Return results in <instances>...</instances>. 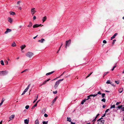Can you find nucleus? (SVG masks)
Listing matches in <instances>:
<instances>
[{
    "mask_svg": "<svg viewBox=\"0 0 124 124\" xmlns=\"http://www.w3.org/2000/svg\"><path fill=\"white\" fill-rule=\"evenodd\" d=\"M63 80V79H62L56 81L55 83V85L54 86L55 89H56L57 88L59 84L60 83V82L62 81Z\"/></svg>",
    "mask_w": 124,
    "mask_h": 124,
    "instance_id": "nucleus-1",
    "label": "nucleus"
},
{
    "mask_svg": "<svg viewBox=\"0 0 124 124\" xmlns=\"http://www.w3.org/2000/svg\"><path fill=\"white\" fill-rule=\"evenodd\" d=\"M8 73V71L7 70L0 71V76H4L7 75Z\"/></svg>",
    "mask_w": 124,
    "mask_h": 124,
    "instance_id": "nucleus-2",
    "label": "nucleus"
},
{
    "mask_svg": "<svg viewBox=\"0 0 124 124\" xmlns=\"http://www.w3.org/2000/svg\"><path fill=\"white\" fill-rule=\"evenodd\" d=\"M33 55V54L32 52H28L26 54V55L29 58H31Z\"/></svg>",
    "mask_w": 124,
    "mask_h": 124,
    "instance_id": "nucleus-3",
    "label": "nucleus"
},
{
    "mask_svg": "<svg viewBox=\"0 0 124 124\" xmlns=\"http://www.w3.org/2000/svg\"><path fill=\"white\" fill-rule=\"evenodd\" d=\"M102 119V117H101L97 120L98 124H104V121L103 120L101 119Z\"/></svg>",
    "mask_w": 124,
    "mask_h": 124,
    "instance_id": "nucleus-4",
    "label": "nucleus"
},
{
    "mask_svg": "<svg viewBox=\"0 0 124 124\" xmlns=\"http://www.w3.org/2000/svg\"><path fill=\"white\" fill-rule=\"evenodd\" d=\"M71 40L69 39L68 41H66V45L65 46V47L67 48V46H69L71 42Z\"/></svg>",
    "mask_w": 124,
    "mask_h": 124,
    "instance_id": "nucleus-5",
    "label": "nucleus"
},
{
    "mask_svg": "<svg viewBox=\"0 0 124 124\" xmlns=\"http://www.w3.org/2000/svg\"><path fill=\"white\" fill-rule=\"evenodd\" d=\"M12 31L11 29L7 28V29L6 31L5 32V34H7L8 33Z\"/></svg>",
    "mask_w": 124,
    "mask_h": 124,
    "instance_id": "nucleus-6",
    "label": "nucleus"
},
{
    "mask_svg": "<svg viewBox=\"0 0 124 124\" xmlns=\"http://www.w3.org/2000/svg\"><path fill=\"white\" fill-rule=\"evenodd\" d=\"M35 9V8H32L31 9V13L32 15L34 14L36 12V11L34 10Z\"/></svg>",
    "mask_w": 124,
    "mask_h": 124,
    "instance_id": "nucleus-7",
    "label": "nucleus"
},
{
    "mask_svg": "<svg viewBox=\"0 0 124 124\" xmlns=\"http://www.w3.org/2000/svg\"><path fill=\"white\" fill-rule=\"evenodd\" d=\"M15 115H12L11 116L9 117V118L10 119L9 120V121H10L13 119L15 117Z\"/></svg>",
    "mask_w": 124,
    "mask_h": 124,
    "instance_id": "nucleus-8",
    "label": "nucleus"
},
{
    "mask_svg": "<svg viewBox=\"0 0 124 124\" xmlns=\"http://www.w3.org/2000/svg\"><path fill=\"white\" fill-rule=\"evenodd\" d=\"M30 85H31L30 84H29L28 86H27V88L24 90V91H25V92H26L29 89V87L30 86Z\"/></svg>",
    "mask_w": 124,
    "mask_h": 124,
    "instance_id": "nucleus-9",
    "label": "nucleus"
},
{
    "mask_svg": "<svg viewBox=\"0 0 124 124\" xmlns=\"http://www.w3.org/2000/svg\"><path fill=\"white\" fill-rule=\"evenodd\" d=\"M41 25V24H35L33 26V28L37 27L40 26Z\"/></svg>",
    "mask_w": 124,
    "mask_h": 124,
    "instance_id": "nucleus-10",
    "label": "nucleus"
},
{
    "mask_svg": "<svg viewBox=\"0 0 124 124\" xmlns=\"http://www.w3.org/2000/svg\"><path fill=\"white\" fill-rule=\"evenodd\" d=\"M117 34V33H115L111 38V40L115 38V37L116 36Z\"/></svg>",
    "mask_w": 124,
    "mask_h": 124,
    "instance_id": "nucleus-11",
    "label": "nucleus"
},
{
    "mask_svg": "<svg viewBox=\"0 0 124 124\" xmlns=\"http://www.w3.org/2000/svg\"><path fill=\"white\" fill-rule=\"evenodd\" d=\"M29 122V120L27 119H26L24 120V123L25 124H28Z\"/></svg>",
    "mask_w": 124,
    "mask_h": 124,
    "instance_id": "nucleus-12",
    "label": "nucleus"
},
{
    "mask_svg": "<svg viewBox=\"0 0 124 124\" xmlns=\"http://www.w3.org/2000/svg\"><path fill=\"white\" fill-rule=\"evenodd\" d=\"M8 21L10 23L12 22V20L11 18L10 17H8Z\"/></svg>",
    "mask_w": 124,
    "mask_h": 124,
    "instance_id": "nucleus-13",
    "label": "nucleus"
},
{
    "mask_svg": "<svg viewBox=\"0 0 124 124\" xmlns=\"http://www.w3.org/2000/svg\"><path fill=\"white\" fill-rule=\"evenodd\" d=\"M45 41V39H41V40H39L38 41L41 43H42Z\"/></svg>",
    "mask_w": 124,
    "mask_h": 124,
    "instance_id": "nucleus-14",
    "label": "nucleus"
},
{
    "mask_svg": "<svg viewBox=\"0 0 124 124\" xmlns=\"http://www.w3.org/2000/svg\"><path fill=\"white\" fill-rule=\"evenodd\" d=\"M54 71H53L51 72L47 73L46 74V76H48L49 75H50L53 73H54Z\"/></svg>",
    "mask_w": 124,
    "mask_h": 124,
    "instance_id": "nucleus-15",
    "label": "nucleus"
},
{
    "mask_svg": "<svg viewBox=\"0 0 124 124\" xmlns=\"http://www.w3.org/2000/svg\"><path fill=\"white\" fill-rule=\"evenodd\" d=\"M25 45H23L21 46V50H22L25 48Z\"/></svg>",
    "mask_w": 124,
    "mask_h": 124,
    "instance_id": "nucleus-16",
    "label": "nucleus"
},
{
    "mask_svg": "<svg viewBox=\"0 0 124 124\" xmlns=\"http://www.w3.org/2000/svg\"><path fill=\"white\" fill-rule=\"evenodd\" d=\"M46 109L45 108L43 109L42 111L41 112L42 113L44 114L45 112Z\"/></svg>",
    "mask_w": 124,
    "mask_h": 124,
    "instance_id": "nucleus-17",
    "label": "nucleus"
},
{
    "mask_svg": "<svg viewBox=\"0 0 124 124\" xmlns=\"http://www.w3.org/2000/svg\"><path fill=\"white\" fill-rule=\"evenodd\" d=\"M46 16H45L44 17H43L42 19V21H43V22L45 21L46 20Z\"/></svg>",
    "mask_w": 124,
    "mask_h": 124,
    "instance_id": "nucleus-18",
    "label": "nucleus"
},
{
    "mask_svg": "<svg viewBox=\"0 0 124 124\" xmlns=\"http://www.w3.org/2000/svg\"><path fill=\"white\" fill-rule=\"evenodd\" d=\"M71 119L69 117H67V121H68L69 122H71Z\"/></svg>",
    "mask_w": 124,
    "mask_h": 124,
    "instance_id": "nucleus-19",
    "label": "nucleus"
},
{
    "mask_svg": "<svg viewBox=\"0 0 124 124\" xmlns=\"http://www.w3.org/2000/svg\"><path fill=\"white\" fill-rule=\"evenodd\" d=\"M32 25V23L31 22H30L29 23V24L28 26V27H31Z\"/></svg>",
    "mask_w": 124,
    "mask_h": 124,
    "instance_id": "nucleus-20",
    "label": "nucleus"
},
{
    "mask_svg": "<svg viewBox=\"0 0 124 124\" xmlns=\"http://www.w3.org/2000/svg\"><path fill=\"white\" fill-rule=\"evenodd\" d=\"M123 88H120L119 90V92L120 93H121L123 91Z\"/></svg>",
    "mask_w": 124,
    "mask_h": 124,
    "instance_id": "nucleus-21",
    "label": "nucleus"
},
{
    "mask_svg": "<svg viewBox=\"0 0 124 124\" xmlns=\"http://www.w3.org/2000/svg\"><path fill=\"white\" fill-rule=\"evenodd\" d=\"M35 124H39L38 119H37L35 121Z\"/></svg>",
    "mask_w": 124,
    "mask_h": 124,
    "instance_id": "nucleus-22",
    "label": "nucleus"
},
{
    "mask_svg": "<svg viewBox=\"0 0 124 124\" xmlns=\"http://www.w3.org/2000/svg\"><path fill=\"white\" fill-rule=\"evenodd\" d=\"M10 14L11 15H15V13L14 12H10Z\"/></svg>",
    "mask_w": 124,
    "mask_h": 124,
    "instance_id": "nucleus-23",
    "label": "nucleus"
},
{
    "mask_svg": "<svg viewBox=\"0 0 124 124\" xmlns=\"http://www.w3.org/2000/svg\"><path fill=\"white\" fill-rule=\"evenodd\" d=\"M111 83L110 82V80H108L107 81V82H106V83L108 84H110Z\"/></svg>",
    "mask_w": 124,
    "mask_h": 124,
    "instance_id": "nucleus-24",
    "label": "nucleus"
},
{
    "mask_svg": "<svg viewBox=\"0 0 124 124\" xmlns=\"http://www.w3.org/2000/svg\"><path fill=\"white\" fill-rule=\"evenodd\" d=\"M123 106L122 105H121L120 106H117V108H119V109H120L121 108H122V107Z\"/></svg>",
    "mask_w": 124,
    "mask_h": 124,
    "instance_id": "nucleus-25",
    "label": "nucleus"
},
{
    "mask_svg": "<svg viewBox=\"0 0 124 124\" xmlns=\"http://www.w3.org/2000/svg\"><path fill=\"white\" fill-rule=\"evenodd\" d=\"M47 123L48 121H47L46 122L45 121H43L42 122V123L43 124H47Z\"/></svg>",
    "mask_w": 124,
    "mask_h": 124,
    "instance_id": "nucleus-26",
    "label": "nucleus"
},
{
    "mask_svg": "<svg viewBox=\"0 0 124 124\" xmlns=\"http://www.w3.org/2000/svg\"><path fill=\"white\" fill-rule=\"evenodd\" d=\"M86 100H84L81 102V104H84V103L85 101Z\"/></svg>",
    "mask_w": 124,
    "mask_h": 124,
    "instance_id": "nucleus-27",
    "label": "nucleus"
},
{
    "mask_svg": "<svg viewBox=\"0 0 124 124\" xmlns=\"http://www.w3.org/2000/svg\"><path fill=\"white\" fill-rule=\"evenodd\" d=\"M0 63L2 65H4V63L3 60H1L0 61Z\"/></svg>",
    "mask_w": 124,
    "mask_h": 124,
    "instance_id": "nucleus-28",
    "label": "nucleus"
},
{
    "mask_svg": "<svg viewBox=\"0 0 124 124\" xmlns=\"http://www.w3.org/2000/svg\"><path fill=\"white\" fill-rule=\"evenodd\" d=\"M115 105H113L111 106L110 108V109H111L112 108H115Z\"/></svg>",
    "mask_w": 124,
    "mask_h": 124,
    "instance_id": "nucleus-29",
    "label": "nucleus"
},
{
    "mask_svg": "<svg viewBox=\"0 0 124 124\" xmlns=\"http://www.w3.org/2000/svg\"><path fill=\"white\" fill-rule=\"evenodd\" d=\"M16 45V43L15 42H14L12 44L11 46H12L14 47V46H15Z\"/></svg>",
    "mask_w": 124,
    "mask_h": 124,
    "instance_id": "nucleus-30",
    "label": "nucleus"
},
{
    "mask_svg": "<svg viewBox=\"0 0 124 124\" xmlns=\"http://www.w3.org/2000/svg\"><path fill=\"white\" fill-rule=\"evenodd\" d=\"M101 101L104 102H105L106 101V100L105 98H103V99H102L101 100Z\"/></svg>",
    "mask_w": 124,
    "mask_h": 124,
    "instance_id": "nucleus-31",
    "label": "nucleus"
},
{
    "mask_svg": "<svg viewBox=\"0 0 124 124\" xmlns=\"http://www.w3.org/2000/svg\"><path fill=\"white\" fill-rule=\"evenodd\" d=\"M29 105H26L25 107V108L26 109H28L29 108Z\"/></svg>",
    "mask_w": 124,
    "mask_h": 124,
    "instance_id": "nucleus-32",
    "label": "nucleus"
},
{
    "mask_svg": "<svg viewBox=\"0 0 124 124\" xmlns=\"http://www.w3.org/2000/svg\"><path fill=\"white\" fill-rule=\"evenodd\" d=\"M105 95V94L104 93H102V98H104V97Z\"/></svg>",
    "mask_w": 124,
    "mask_h": 124,
    "instance_id": "nucleus-33",
    "label": "nucleus"
},
{
    "mask_svg": "<svg viewBox=\"0 0 124 124\" xmlns=\"http://www.w3.org/2000/svg\"><path fill=\"white\" fill-rule=\"evenodd\" d=\"M90 97L89 96V95L87 97V98L86 99H85V100H88V99H90Z\"/></svg>",
    "mask_w": 124,
    "mask_h": 124,
    "instance_id": "nucleus-34",
    "label": "nucleus"
},
{
    "mask_svg": "<svg viewBox=\"0 0 124 124\" xmlns=\"http://www.w3.org/2000/svg\"><path fill=\"white\" fill-rule=\"evenodd\" d=\"M108 73V72H105L104 74V77L105 76L106 74H107Z\"/></svg>",
    "mask_w": 124,
    "mask_h": 124,
    "instance_id": "nucleus-35",
    "label": "nucleus"
},
{
    "mask_svg": "<svg viewBox=\"0 0 124 124\" xmlns=\"http://www.w3.org/2000/svg\"><path fill=\"white\" fill-rule=\"evenodd\" d=\"M47 81L46 80L45 81H44L43 83V84L44 85L46 83Z\"/></svg>",
    "mask_w": 124,
    "mask_h": 124,
    "instance_id": "nucleus-36",
    "label": "nucleus"
},
{
    "mask_svg": "<svg viewBox=\"0 0 124 124\" xmlns=\"http://www.w3.org/2000/svg\"><path fill=\"white\" fill-rule=\"evenodd\" d=\"M44 116L45 117H47L48 116L47 114H45L44 115Z\"/></svg>",
    "mask_w": 124,
    "mask_h": 124,
    "instance_id": "nucleus-37",
    "label": "nucleus"
},
{
    "mask_svg": "<svg viewBox=\"0 0 124 124\" xmlns=\"http://www.w3.org/2000/svg\"><path fill=\"white\" fill-rule=\"evenodd\" d=\"M120 103V102H117L116 103V105H118Z\"/></svg>",
    "mask_w": 124,
    "mask_h": 124,
    "instance_id": "nucleus-38",
    "label": "nucleus"
},
{
    "mask_svg": "<svg viewBox=\"0 0 124 124\" xmlns=\"http://www.w3.org/2000/svg\"><path fill=\"white\" fill-rule=\"evenodd\" d=\"M97 94H101V92L100 91H99L97 93Z\"/></svg>",
    "mask_w": 124,
    "mask_h": 124,
    "instance_id": "nucleus-39",
    "label": "nucleus"
},
{
    "mask_svg": "<svg viewBox=\"0 0 124 124\" xmlns=\"http://www.w3.org/2000/svg\"><path fill=\"white\" fill-rule=\"evenodd\" d=\"M103 43H104L106 44L107 43V41L106 40H104L103 41Z\"/></svg>",
    "mask_w": 124,
    "mask_h": 124,
    "instance_id": "nucleus-40",
    "label": "nucleus"
},
{
    "mask_svg": "<svg viewBox=\"0 0 124 124\" xmlns=\"http://www.w3.org/2000/svg\"><path fill=\"white\" fill-rule=\"evenodd\" d=\"M27 70V69L25 70H24L22 72H21V73H23V72H25V71H26Z\"/></svg>",
    "mask_w": 124,
    "mask_h": 124,
    "instance_id": "nucleus-41",
    "label": "nucleus"
},
{
    "mask_svg": "<svg viewBox=\"0 0 124 124\" xmlns=\"http://www.w3.org/2000/svg\"><path fill=\"white\" fill-rule=\"evenodd\" d=\"M56 101V99H54L53 101H52L53 103H54L55 101Z\"/></svg>",
    "mask_w": 124,
    "mask_h": 124,
    "instance_id": "nucleus-42",
    "label": "nucleus"
},
{
    "mask_svg": "<svg viewBox=\"0 0 124 124\" xmlns=\"http://www.w3.org/2000/svg\"><path fill=\"white\" fill-rule=\"evenodd\" d=\"M53 93L54 94H56L57 93V91H54L53 92Z\"/></svg>",
    "mask_w": 124,
    "mask_h": 124,
    "instance_id": "nucleus-43",
    "label": "nucleus"
},
{
    "mask_svg": "<svg viewBox=\"0 0 124 124\" xmlns=\"http://www.w3.org/2000/svg\"><path fill=\"white\" fill-rule=\"evenodd\" d=\"M116 39H114L113 40L112 44H114V43H115V42L116 41Z\"/></svg>",
    "mask_w": 124,
    "mask_h": 124,
    "instance_id": "nucleus-44",
    "label": "nucleus"
},
{
    "mask_svg": "<svg viewBox=\"0 0 124 124\" xmlns=\"http://www.w3.org/2000/svg\"><path fill=\"white\" fill-rule=\"evenodd\" d=\"M115 82L117 84H119V82L118 81H115Z\"/></svg>",
    "mask_w": 124,
    "mask_h": 124,
    "instance_id": "nucleus-45",
    "label": "nucleus"
},
{
    "mask_svg": "<svg viewBox=\"0 0 124 124\" xmlns=\"http://www.w3.org/2000/svg\"><path fill=\"white\" fill-rule=\"evenodd\" d=\"M96 118H95L92 121L94 122L96 121Z\"/></svg>",
    "mask_w": 124,
    "mask_h": 124,
    "instance_id": "nucleus-46",
    "label": "nucleus"
},
{
    "mask_svg": "<svg viewBox=\"0 0 124 124\" xmlns=\"http://www.w3.org/2000/svg\"><path fill=\"white\" fill-rule=\"evenodd\" d=\"M109 110V109H107L106 110V111H105V113H106L108 112V111Z\"/></svg>",
    "mask_w": 124,
    "mask_h": 124,
    "instance_id": "nucleus-47",
    "label": "nucleus"
},
{
    "mask_svg": "<svg viewBox=\"0 0 124 124\" xmlns=\"http://www.w3.org/2000/svg\"><path fill=\"white\" fill-rule=\"evenodd\" d=\"M121 110L122 111H124V107H122L121 108Z\"/></svg>",
    "mask_w": 124,
    "mask_h": 124,
    "instance_id": "nucleus-48",
    "label": "nucleus"
},
{
    "mask_svg": "<svg viewBox=\"0 0 124 124\" xmlns=\"http://www.w3.org/2000/svg\"><path fill=\"white\" fill-rule=\"evenodd\" d=\"M97 95V94H96L93 95V97H95Z\"/></svg>",
    "mask_w": 124,
    "mask_h": 124,
    "instance_id": "nucleus-49",
    "label": "nucleus"
},
{
    "mask_svg": "<svg viewBox=\"0 0 124 124\" xmlns=\"http://www.w3.org/2000/svg\"><path fill=\"white\" fill-rule=\"evenodd\" d=\"M21 2V1H18L17 3V4H19Z\"/></svg>",
    "mask_w": 124,
    "mask_h": 124,
    "instance_id": "nucleus-50",
    "label": "nucleus"
},
{
    "mask_svg": "<svg viewBox=\"0 0 124 124\" xmlns=\"http://www.w3.org/2000/svg\"><path fill=\"white\" fill-rule=\"evenodd\" d=\"M37 103H36L34 106H33V107H36L37 106Z\"/></svg>",
    "mask_w": 124,
    "mask_h": 124,
    "instance_id": "nucleus-51",
    "label": "nucleus"
},
{
    "mask_svg": "<svg viewBox=\"0 0 124 124\" xmlns=\"http://www.w3.org/2000/svg\"><path fill=\"white\" fill-rule=\"evenodd\" d=\"M90 74H89L86 77V78H88V77H89V76H90Z\"/></svg>",
    "mask_w": 124,
    "mask_h": 124,
    "instance_id": "nucleus-52",
    "label": "nucleus"
},
{
    "mask_svg": "<svg viewBox=\"0 0 124 124\" xmlns=\"http://www.w3.org/2000/svg\"><path fill=\"white\" fill-rule=\"evenodd\" d=\"M25 92H25V91H24L22 93V95L24 94L25 93Z\"/></svg>",
    "mask_w": 124,
    "mask_h": 124,
    "instance_id": "nucleus-53",
    "label": "nucleus"
},
{
    "mask_svg": "<svg viewBox=\"0 0 124 124\" xmlns=\"http://www.w3.org/2000/svg\"><path fill=\"white\" fill-rule=\"evenodd\" d=\"M99 114H97L96 115V117H95V118H96L98 116H99Z\"/></svg>",
    "mask_w": 124,
    "mask_h": 124,
    "instance_id": "nucleus-54",
    "label": "nucleus"
},
{
    "mask_svg": "<svg viewBox=\"0 0 124 124\" xmlns=\"http://www.w3.org/2000/svg\"><path fill=\"white\" fill-rule=\"evenodd\" d=\"M115 68V67L113 66V68L111 69L112 71H113L114 70V69Z\"/></svg>",
    "mask_w": 124,
    "mask_h": 124,
    "instance_id": "nucleus-55",
    "label": "nucleus"
},
{
    "mask_svg": "<svg viewBox=\"0 0 124 124\" xmlns=\"http://www.w3.org/2000/svg\"><path fill=\"white\" fill-rule=\"evenodd\" d=\"M36 18V17L35 16H34L33 17V19L35 20Z\"/></svg>",
    "mask_w": 124,
    "mask_h": 124,
    "instance_id": "nucleus-56",
    "label": "nucleus"
},
{
    "mask_svg": "<svg viewBox=\"0 0 124 124\" xmlns=\"http://www.w3.org/2000/svg\"><path fill=\"white\" fill-rule=\"evenodd\" d=\"M71 124H75V123H73L72 122H70Z\"/></svg>",
    "mask_w": 124,
    "mask_h": 124,
    "instance_id": "nucleus-57",
    "label": "nucleus"
},
{
    "mask_svg": "<svg viewBox=\"0 0 124 124\" xmlns=\"http://www.w3.org/2000/svg\"><path fill=\"white\" fill-rule=\"evenodd\" d=\"M38 36V35H37L35 37L33 38V39H35Z\"/></svg>",
    "mask_w": 124,
    "mask_h": 124,
    "instance_id": "nucleus-58",
    "label": "nucleus"
},
{
    "mask_svg": "<svg viewBox=\"0 0 124 124\" xmlns=\"http://www.w3.org/2000/svg\"><path fill=\"white\" fill-rule=\"evenodd\" d=\"M60 48H61V47H60V48H59V49L58 50V51H57V53H58L59 52V50H60Z\"/></svg>",
    "mask_w": 124,
    "mask_h": 124,
    "instance_id": "nucleus-59",
    "label": "nucleus"
},
{
    "mask_svg": "<svg viewBox=\"0 0 124 124\" xmlns=\"http://www.w3.org/2000/svg\"><path fill=\"white\" fill-rule=\"evenodd\" d=\"M18 8L19 9H20V10H21V9H22V8H21V7H20V6Z\"/></svg>",
    "mask_w": 124,
    "mask_h": 124,
    "instance_id": "nucleus-60",
    "label": "nucleus"
},
{
    "mask_svg": "<svg viewBox=\"0 0 124 124\" xmlns=\"http://www.w3.org/2000/svg\"><path fill=\"white\" fill-rule=\"evenodd\" d=\"M106 107V106L105 105H103V106H102V107L103 108H104L105 107Z\"/></svg>",
    "mask_w": 124,
    "mask_h": 124,
    "instance_id": "nucleus-61",
    "label": "nucleus"
},
{
    "mask_svg": "<svg viewBox=\"0 0 124 124\" xmlns=\"http://www.w3.org/2000/svg\"><path fill=\"white\" fill-rule=\"evenodd\" d=\"M38 95H37V96L36 97V98L35 99V100H37L38 99Z\"/></svg>",
    "mask_w": 124,
    "mask_h": 124,
    "instance_id": "nucleus-62",
    "label": "nucleus"
},
{
    "mask_svg": "<svg viewBox=\"0 0 124 124\" xmlns=\"http://www.w3.org/2000/svg\"><path fill=\"white\" fill-rule=\"evenodd\" d=\"M106 113L104 114L102 116V117H104L105 116Z\"/></svg>",
    "mask_w": 124,
    "mask_h": 124,
    "instance_id": "nucleus-63",
    "label": "nucleus"
},
{
    "mask_svg": "<svg viewBox=\"0 0 124 124\" xmlns=\"http://www.w3.org/2000/svg\"><path fill=\"white\" fill-rule=\"evenodd\" d=\"M2 102H1L0 103V107L1 106V105H2Z\"/></svg>",
    "mask_w": 124,
    "mask_h": 124,
    "instance_id": "nucleus-64",
    "label": "nucleus"
}]
</instances>
